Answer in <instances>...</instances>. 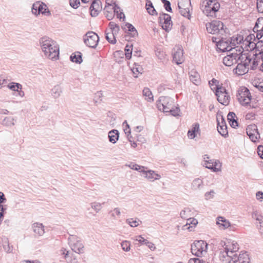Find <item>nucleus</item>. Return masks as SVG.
Listing matches in <instances>:
<instances>
[{
	"instance_id": "f257e3e1",
	"label": "nucleus",
	"mask_w": 263,
	"mask_h": 263,
	"mask_svg": "<svg viewBox=\"0 0 263 263\" xmlns=\"http://www.w3.org/2000/svg\"><path fill=\"white\" fill-rule=\"evenodd\" d=\"M219 258L223 263H231L236 259V252L239 249L237 242L232 240H221L218 245Z\"/></svg>"
},
{
	"instance_id": "f03ea898",
	"label": "nucleus",
	"mask_w": 263,
	"mask_h": 263,
	"mask_svg": "<svg viewBox=\"0 0 263 263\" xmlns=\"http://www.w3.org/2000/svg\"><path fill=\"white\" fill-rule=\"evenodd\" d=\"M40 45L45 56L52 60L59 58V47L57 43L48 36H44L40 40Z\"/></svg>"
},
{
	"instance_id": "7ed1b4c3",
	"label": "nucleus",
	"mask_w": 263,
	"mask_h": 263,
	"mask_svg": "<svg viewBox=\"0 0 263 263\" xmlns=\"http://www.w3.org/2000/svg\"><path fill=\"white\" fill-rule=\"evenodd\" d=\"M157 106L159 110L170 113L174 117L179 116L180 109L175 106L174 100L169 97L161 96L157 101Z\"/></svg>"
},
{
	"instance_id": "20e7f679",
	"label": "nucleus",
	"mask_w": 263,
	"mask_h": 263,
	"mask_svg": "<svg viewBox=\"0 0 263 263\" xmlns=\"http://www.w3.org/2000/svg\"><path fill=\"white\" fill-rule=\"evenodd\" d=\"M254 58L251 54H241V58L239 60L240 63L238 64L235 69V72L238 75L241 76L247 73L249 69L254 70L252 68Z\"/></svg>"
},
{
	"instance_id": "39448f33",
	"label": "nucleus",
	"mask_w": 263,
	"mask_h": 263,
	"mask_svg": "<svg viewBox=\"0 0 263 263\" xmlns=\"http://www.w3.org/2000/svg\"><path fill=\"white\" fill-rule=\"evenodd\" d=\"M255 40V35L254 34H250L248 35L245 39L242 37V41L241 42L239 46H237L236 49V51L240 55L241 54H249V53H243L245 51H249L253 50V52L255 51L256 47H258L256 44L254 42ZM251 54V53H250Z\"/></svg>"
},
{
	"instance_id": "423d86ee",
	"label": "nucleus",
	"mask_w": 263,
	"mask_h": 263,
	"mask_svg": "<svg viewBox=\"0 0 263 263\" xmlns=\"http://www.w3.org/2000/svg\"><path fill=\"white\" fill-rule=\"evenodd\" d=\"M236 97L241 105L249 108L252 107L251 105L252 96L247 88L245 87H240L237 90Z\"/></svg>"
},
{
	"instance_id": "0eeeda50",
	"label": "nucleus",
	"mask_w": 263,
	"mask_h": 263,
	"mask_svg": "<svg viewBox=\"0 0 263 263\" xmlns=\"http://www.w3.org/2000/svg\"><path fill=\"white\" fill-rule=\"evenodd\" d=\"M202 7V11L206 15L215 17V13L220 8V4L216 0H205L203 2Z\"/></svg>"
},
{
	"instance_id": "6e6552de",
	"label": "nucleus",
	"mask_w": 263,
	"mask_h": 263,
	"mask_svg": "<svg viewBox=\"0 0 263 263\" xmlns=\"http://www.w3.org/2000/svg\"><path fill=\"white\" fill-rule=\"evenodd\" d=\"M69 245L73 251L82 254L84 252V245L81 239L74 235H70L68 237Z\"/></svg>"
},
{
	"instance_id": "1a4fd4ad",
	"label": "nucleus",
	"mask_w": 263,
	"mask_h": 263,
	"mask_svg": "<svg viewBox=\"0 0 263 263\" xmlns=\"http://www.w3.org/2000/svg\"><path fill=\"white\" fill-rule=\"evenodd\" d=\"M208 243L202 240H196L191 246V251L193 254L200 257L207 252Z\"/></svg>"
},
{
	"instance_id": "9d476101",
	"label": "nucleus",
	"mask_w": 263,
	"mask_h": 263,
	"mask_svg": "<svg viewBox=\"0 0 263 263\" xmlns=\"http://www.w3.org/2000/svg\"><path fill=\"white\" fill-rule=\"evenodd\" d=\"M215 95L217 97V101L223 105H228L230 103V96L229 95L226 88L217 85L215 86ZM213 89H215V87Z\"/></svg>"
},
{
	"instance_id": "9b49d317",
	"label": "nucleus",
	"mask_w": 263,
	"mask_h": 263,
	"mask_svg": "<svg viewBox=\"0 0 263 263\" xmlns=\"http://www.w3.org/2000/svg\"><path fill=\"white\" fill-rule=\"evenodd\" d=\"M203 165L208 169L211 170L214 172H220L221 170V163L218 160L210 159L208 155L203 156Z\"/></svg>"
},
{
	"instance_id": "f8f14e48",
	"label": "nucleus",
	"mask_w": 263,
	"mask_h": 263,
	"mask_svg": "<svg viewBox=\"0 0 263 263\" xmlns=\"http://www.w3.org/2000/svg\"><path fill=\"white\" fill-rule=\"evenodd\" d=\"M32 12L35 15H38L40 13L46 16H50L51 15L47 6L44 3L37 1L34 3L32 7Z\"/></svg>"
},
{
	"instance_id": "ddd939ff",
	"label": "nucleus",
	"mask_w": 263,
	"mask_h": 263,
	"mask_svg": "<svg viewBox=\"0 0 263 263\" xmlns=\"http://www.w3.org/2000/svg\"><path fill=\"white\" fill-rule=\"evenodd\" d=\"M85 44L92 48H95L99 42V37L98 35L93 32H88L83 37Z\"/></svg>"
},
{
	"instance_id": "4468645a",
	"label": "nucleus",
	"mask_w": 263,
	"mask_h": 263,
	"mask_svg": "<svg viewBox=\"0 0 263 263\" xmlns=\"http://www.w3.org/2000/svg\"><path fill=\"white\" fill-rule=\"evenodd\" d=\"M208 32L211 34L220 33L223 31V24L220 21H213L206 24Z\"/></svg>"
},
{
	"instance_id": "2eb2a0df",
	"label": "nucleus",
	"mask_w": 263,
	"mask_h": 263,
	"mask_svg": "<svg viewBox=\"0 0 263 263\" xmlns=\"http://www.w3.org/2000/svg\"><path fill=\"white\" fill-rule=\"evenodd\" d=\"M173 61L177 65L182 63L184 61L183 50L181 46H175L172 51Z\"/></svg>"
},
{
	"instance_id": "dca6fc26",
	"label": "nucleus",
	"mask_w": 263,
	"mask_h": 263,
	"mask_svg": "<svg viewBox=\"0 0 263 263\" xmlns=\"http://www.w3.org/2000/svg\"><path fill=\"white\" fill-rule=\"evenodd\" d=\"M241 55L236 51H232V52L223 58V63L227 66H231L237 63Z\"/></svg>"
},
{
	"instance_id": "f3484780",
	"label": "nucleus",
	"mask_w": 263,
	"mask_h": 263,
	"mask_svg": "<svg viewBox=\"0 0 263 263\" xmlns=\"http://www.w3.org/2000/svg\"><path fill=\"white\" fill-rule=\"evenodd\" d=\"M246 133L253 142L255 143L259 141L260 134L256 125L251 124L248 125L246 128Z\"/></svg>"
},
{
	"instance_id": "a211bd4d",
	"label": "nucleus",
	"mask_w": 263,
	"mask_h": 263,
	"mask_svg": "<svg viewBox=\"0 0 263 263\" xmlns=\"http://www.w3.org/2000/svg\"><path fill=\"white\" fill-rule=\"evenodd\" d=\"M159 23L161 24L162 28L168 31L172 28V22L171 16L166 13L161 14L159 17Z\"/></svg>"
},
{
	"instance_id": "6ab92c4d",
	"label": "nucleus",
	"mask_w": 263,
	"mask_h": 263,
	"mask_svg": "<svg viewBox=\"0 0 263 263\" xmlns=\"http://www.w3.org/2000/svg\"><path fill=\"white\" fill-rule=\"evenodd\" d=\"M217 130L223 137H227L228 136L227 126L222 116L217 117Z\"/></svg>"
},
{
	"instance_id": "aec40b11",
	"label": "nucleus",
	"mask_w": 263,
	"mask_h": 263,
	"mask_svg": "<svg viewBox=\"0 0 263 263\" xmlns=\"http://www.w3.org/2000/svg\"><path fill=\"white\" fill-rule=\"evenodd\" d=\"M252 55L254 58L252 67V68H256L258 64L261 63V59H263V48L259 50L258 47H256Z\"/></svg>"
},
{
	"instance_id": "412c9836",
	"label": "nucleus",
	"mask_w": 263,
	"mask_h": 263,
	"mask_svg": "<svg viewBox=\"0 0 263 263\" xmlns=\"http://www.w3.org/2000/svg\"><path fill=\"white\" fill-rule=\"evenodd\" d=\"M147 168L144 167L143 171L142 173L144 177L151 181L159 180L161 178V176L153 170H147Z\"/></svg>"
},
{
	"instance_id": "4be33fe9",
	"label": "nucleus",
	"mask_w": 263,
	"mask_h": 263,
	"mask_svg": "<svg viewBox=\"0 0 263 263\" xmlns=\"http://www.w3.org/2000/svg\"><path fill=\"white\" fill-rule=\"evenodd\" d=\"M200 125L198 123H194L187 133V137L190 139H194L197 135H200Z\"/></svg>"
},
{
	"instance_id": "5701e85b",
	"label": "nucleus",
	"mask_w": 263,
	"mask_h": 263,
	"mask_svg": "<svg viewBox=\"0 0 263 263\" xmlns=\"http://www.w3.org/2000/svg\"><path fill=\"white\" fill-rule=\"evenodd\" d=\"M100 0H93L90 7V14L92 16H96L102 10Z\"/></svg>"
},
{
	"instance_id": "b1692460",
	"label": "nucleus",
	"mask_w": 263,
	"mask_h": 263,
	"mask_svg": "<svg viewBox=\"0 0 263 263\" xmlns=\"http://www.w3.org/2000/svg\"><path fill=\"white\" fill-rule=\"evenodd\" d=\"M32 229L35 234L38 236H42L45 232V227L40 222H35L32 225Z\"/></svg>"
},
{
	"instance_id": "393cba45",
	"label": "nucleus",
	"mask_w": 263,
	"mask_h": 263,
	"mask_svg": "<svg viewBox=\"0 0 263 263\" xmlns=\"http://www.w3.org/2000/svg\"><path fill=\"white\" fill-rule=\"evenodd\" d=\"M243 36L241 35H236L233 36L231 38L230 42V44L232 46V51H236V49H238L237 48V46H239L241 42L242 41Z\"/></svg>"
},
{
	"instance_id": "a878e982",
	"label": "nucleus",
	"mask_w": 263,
	"mask_h": 263,
	"mask_svg": "<svg viewBox=\"0 0 263 263\" xmlns=\"http://www.w3.org/2000/svg\"><path fill=\"white\" fill-rule=\"evenodd\" d=\"M197 224V220L195 218H191L190 217L187 219H186V223L185 224H184L182 226V229L183 230H187L189 231H192Z\"/></svg>"
},
{
	"instance_id": "bb28decb",
	"label": "nucleus",
	"mask_w": 263,
	"mask_h": 263,
	"mask_svg": "<svg viewBox=\"0 0 263 263\" xmlns=\"http://www.w3.org/2000/svg\"><path fill=\"white\" fill-rule=\"evenodd\" d=\"M61 253L64 255V258L68 263H77L78 260L75 255L73 254H70L69 251L65 249L62 248L61 250Z\"/></svg>"
},
{
	"instance_id": "cd10ccee",
	"label": "nucleus",
	"mask_w": 263,
	"mask_h": 263,
	"mask_svg": "<svg viewBox=\"0 0 263 263\" xmlns=\"http://www.w3.org/2000/svg\"><path fill=\"white\" fill-rule=\"evenodd\" d=\"M203 181L201 178L194 179L191 183V189L193 191L200 190L203 188Z\"/></svg>"
},
{
	"instance_id": "c85d7f7f",
	"label": "nucleus",
	"mask_w": 263,
	"mask_h": 263,
	"mask_svg": "<svg viewBox=\"0 0 263 263\" xmlns=\"http://www.w3.org/2000/svg\"><path fill=\"white\" fill-rule=\"evenodd\" d=\"M217 46L220 50L223 52L232 51V46L230 45L229 41H220L217 43Z\"/></svg>"
},
{
	"instance_id": "c756f323",
	"label": "nucleus",
	"mask_w": 263,
	"mask_h": 263,
	"mask_svg": "<svg viewBox=\"0 0 263 263\" xmlns=\"http://www.w3.org/2000/svg\"><path fill=\"white\" fill-rule=\"evenodd\" d=\"M108 137L110 143L112 144L116 143L119 138V131L117 129L110 130L108 133Z\"/></svg>"
},
{
	"instance_id": "7c9ffc66",
	"label": "nucleus",
	"mask_w": 263,
	"mask_h": 263,
	"mask_svg": "<svg viewBox=\"0 0 263 263\" xmlns=\"http://www.w3.org/2000/svg\"><path fill=\"white\" fill-rule=\"evenodd\" d=\"M252 217L255 220V224L256 227L259 224H263V216L257 210H254L252 213Z\"/></svg>"
},
{
	"instance_id": "2f4dec72",
	"label": "nucleus",
	"mask_w": 263,
	"mask_h": 263,
	"mask_svg": "<svg viewBox=\"0 0 263 263\" xmlns=\"http://www.w3.org/2000/svg\"><path fill=\"white\" fill-rule=\"evenodd\" d=\"M190 79L192 82L196 85L200 84V78L199 73L194 70L189 72Z\"/></svg>"
},
{
	"instance_id": "473e14b6",
	"label": "nucleus",
	"mask_w": 263,
	"mask_h": 263,
	"mask_svg": "<svg viewBox=\"0 0 263 263\" xmlns=\"http://www.w3.org/2000/svg\"><path fill=\"white\" fill-rule=\"evenodd\" d=\"M217 224L219 225L220 228L223 230L226 229L231 226L230 221L222 217H219L217 218Z\"/></svg>"
},
{
	"instance_id": "72a5a7b5",
	"label": "nucleus",
	"mask_w": 263,
	"mask_h": 263,
	"mask_svg": "<svg viewBox=\"0 0 263 263\" xmlns=\"http://www.w3.org/2000/svg\"><path fill=\"white\" fill-rule=\"evenodd\" d=\"M118 33H114V32L108 30L105 31V38L106 40L112 44H115L116 43V35Z\"/></svg>"
},
{
	"instance_id": "f704fd0d",
	"label": "nucleus",
	"mask_w": 263,
	"mask_h": 263,
	"mask_svg": "<svg viewBox=\"0 0 263 263\" xmlns=\"http://www.w3.org/2000/svg\"><path fill=\"white\" fill-rule=\"evenodd\" d=\"M62 89L60 85H55L51 90V94L54 99L59 98L62 93Z\"/></svg>"
},
{
	"instance_id": "c9c22d12",
	"label": "nucleus",
	"mask_w": 263,
	"mask_h": 263,
	"mask_svg": "<svg viewBox=\"0 0 263 263\" xmlns=\"http://www.w3.org/2000/svg\"><path fill=\"white\" fill-rule=\"evenodd\" d=\"M16 119L13 117L9 116L5 117L2 121V124L6 126H12L15 125Z\"/></svg>"
},
{
	"instance_id": "e433bc0d",
	"label": "nucleus",
	"mask_w": 263,
	"mask_h": 263,
	"mask_svg": "<svg viewBox=\"0 0 263 263\" xmlns=\"http://www.w3.org/2000/svg\"><path fill=\"white\" fill-rule=\"evenodd\" d=\"M143 95L147 101L152 102L154 101L153 95L148 88H144L143 90Z\"/></svg>"
},
{
	"instance_id": "4c0bfd02",
	"label": "nucleus",
	"mask_w": 263,
	"mask_h": 263,
	"mask_svg": "<svg viewBox=\"0 0 263 263\" xmlns=\"http://www.w3.org/2000/svg\"><path fill=\"white\" fill-rule=\"evenodd\" d=\"M70 60L76 63L80 64L82 62V54L80 52L72 53L70 57Z\"/></svg>"
},
{
	"instance_id": "58836bf2",
	"label": "nucleus",
	"mask_w": 263,
	"mask_h": 263,
	"mask_svg": "<svg viewBox=\"0 0 263 263\" xmlns=\"http://www.w3.org/2000/svg\"><path fill=\"white\" fill-rule=\"evenodd\" d=\"M263 28V17H259L255 24V26L253 28V31L257 34L258 33L259 31L261 30Z\"/></svg>"
},
{
	"instance_id": "ea45409f",
	"label": "nucleus",
	"mask_w": 263,
	"mask_h": 263,
	"mask_svg": "<svg viewBox=\"0 0 263 263\" xmlns=\"http://www.w3.org/2000/svg\"><path fill=\"white\" fill-rule=\"evenodd\" d=\"M126 223L131 227L135 228L142 223V221L138 218H128L126 220Z\"/></svg>"
},
{
	"instance_id": "a19ab883",
	"label": "nucleus",
	"mask_w": 263,
	"mask_h": 263,
	"mask_svg": "<svg viewBox=\"0 0 263 263\" xmlns=\"http://www.w3.org/2000/svg\"><path fill=\"white\" fill-rule=\"evenodd\" d=\"M7 87L13 91H18V89H22V85L16 82H11L8 85Z\"/></svg>"
},
{
	"instance_id": "79ce46f5",
	"label": "nucleus",
	"mask_w": 263,
	"mask_h": 263,
	"mask_svg": "<svg viewBox=\"0 0 263 263\" xmlns=\"http://www.w3.org/2000/svg\"><path fill=\"white\" fill-rule=\"evenodd\" d=\"M146 8L148 12V13L151 15H155L156 14V11L154 9L152 3L149 1L147 0L146 3Z\"/></svg>"
},
{
	"instance_id": "37998d69",
	"label": "nucleus",
	"mask_w": 263,
	"mask_h": 263,
	"mask_svg": "<svg viewBox=\"0 0 263 263\" xmlns=\"http://www.w3.org/2000/svg\"><path fill=\"white\" fill-rule=\"evenodd\" d=\"M191 6L190 0H180L178 3L179 9L188 8L190 9Z\"/></svg>"
},
{
	"instance_id": "c03bdc74",
	"label": "nucleus",
	"mask_w": 263,
	"mask_h": 263,
	"mask_svg": "<svg viewBox=\"0 0 263 263\" xmlns=\"http://www.w3.org/2000/svg\"><path fill=\"white\" fill-rule=\"evenodd\" d=\"M113 8L114 7L108 8V7L105 6L104 8V14L108 20H111L114 17V11H112V10H114Z\"/></svg>"
},
{
	"instance_id": "a18cd8bd",
	"label": "nucleus",
	"mask_w": 263,
	"mask_h": 263,
	"mask_svg": "<svg viewBox=\"0 0 263 263\" xmlns=\"http://www.w3.org/2000/svg\"><path fill=\"white\" fill-rule=\"evenodd\" d=\"M123 130L125 133V134L126 135V137L127 139L132 138V137L130 135L131 132L129 125L128 124L126 121H124L123 123Z\"/></svg>"
},
{
	"instance_id": "49530a36",
	"label": "nucleus",
	"mask_w": 263,
	"mask_h": 263,
	"mask_svg": "<svg viewBox=\"0 0 263 263\" xmlns=\"http://www.w3.org/2000/svg\"><path fill=\"white\" fill-rule=\"evenodd\" d=\"M180 216L183 219H187L191 216V210L189 208L184 209L180 212Z\"/></svg>"
},
{
	"instance_id": "de8ad7c7",
	"label": "nucleus",
	"mask_w": 263,
	"mask_h": 263,
	"mask_svg": "<svg viewBox=\"0 0 263 263\" xmlns=\"http://www.w3.org/2000/svg\"><path fill=\"white\" fill-rule=\"evenodd\" d=\"M126 26L127 27L128 31L130 32L129 34L132 37H134L138 35L137 30L132 24L127 23L126 24Z\"/></svg>"
},
{
	"instance_id": "09e8293b",
	"label": "nucleus",
	"mask_w": 263,
	"mask_h": 263,
	"mask_svg": "<svg viewBox=\"0 0 263 263\" xmlns=\"http://www.w3.org/2000/svg\"><path fill=\"white\" fill-rule=\"evenodd\" d=\"M109 29L106 30H108L110 31L114 32V33H118L120 28L118 25H117L115 23L113 22H111L109 23Z\"/></svg>"
},
{
	"instance_id": "8fccbe9b",
	"label": "nucleus",
	"mask_w": 263,
	"mask_h": 263,
	"mask_svg": "<svg viewBox=\"0 0 263 263\" xmlns=\"http://www.w3.org/2000/svg\"><path fill=\"white\" fill-rule=\"evenodd\" d=\"M104 204L98 202H92L90 203L91 208L96 212L98 213L102 208V204Z\"/></svg>"
},
{
	"instance_id": "3c124183",
	"label": "nucleus",
	"mask_w": 263,
	"mask_h": 263,
	"mask_svg": "<svg viewBox=\"0 0 263 263\" xmlns=\"http://www.w3.org/2000/svg\"><path fill=\"white\" fill-rule=\"evenodd\" d=\"M155 53L156 56L161 62H164L166 59V54L163 51L157 49Z\"/></svg>"
},
{
	"instance_id": "603ef678",
	"label": "nucleus",
	"mask_w": 263,
	"mask_h": 263,
	"mask_svg": "<svg viewBox=\"0 0 263 263\" xmlns=\"http://www.w3.org/2000/svg\"><path fill=\"white\" fill-rule=\"evenodd\" d=\"M114 12L116 13L117 17L120 20L122 18L125 19V15L123 12L120 11V9L118 6H115L114 8Z\"/></svg>"
},
{
	"instance_id": "864d4df0",
	"label": "nucleus",
	"mask_w": 263,
	"mask_h": 263,
	"mask_svg": "<svg viewBox=\"0 0 263 263\" xmlns=\"http://www.w3.org/2000/svg\"><path fill=\"white\" fill-rule=\"evenodd\" d=\"M126 166H127L132 170L138 171L140 173H142V172L143 171V170L144 167L133 163H131L128 165H126Z\"/></svg>"
},
{
	"instance_id": "5fc2aeb1",
	"label": "nucleus",
	"mask_w": 263,
	"mask_h": 263,
	"mask_svg": "<svg viewBox=\"0 0 263 263\" xmlns=\"http://www.w3.org/2000/svg\"><path fill=\"white\" fill-rule=\"evenodd\" d=\"M121 246L123 251L128 252L130 250V242L127 240H123L121 243Z\"/></svg>"
},
{
	"instance_id": "6e6d98bb",
	"label": "nucleus",
	"mask_w": 263,
	"mask_h": 263,
	"mask_svg": "<svg viewBox=\"0 0 263 263\" xmlns=\"http://www.w3.org/2000/svg\"><path fill=\"white\" fill-rule=\"evenodd\" d=\"M133 239L135 241H138L139 246L145 245L146 242L147 241V240L144 238L141 235L135 236L134 238H133Z\"/></svg>"
},
{
	"instance_id": "4d7b16f0",
	"label": "nucleus",
	"mask_w": 263,
	"mask_h": 263,
	"mask_svg": "<svg viewBox=\"0 0 263 263\" xmlns=\"http://www.w3.org/2000/svg\"><path fill=\"white\" fill-rule=\"evenodd\" d=\"M216 193L214 190H210L209 192L205 193L204 197L206 200H210L215 197Z\"/></svg>"
},
{
	"instance_id": "13d9d810",
	"label": "nucleus",
	"mask_w": 263,
	"mask_h": 263,
	"mask_svg": "<svg viewBox=\"0 0 263 263\" xmlns=\"http://www.w3.org/2000/svg\"><path fill=\"white\" fill-rule=\"evenodd\" d=\"M132 49V45H126L125 48V55L126 59H130L131 58Z\"/></svg>"
},
{
	"instance_id": "bf43d9fd",
	"label": "nucleus",
	"mask_w": 263,
	"mask_h": 263,
	"mask_svg": "<svg viewBox=\"0 0 263 263\" xmlns=\"http://www.w3.org/2000/svg\"><path fill=\"white\" fill-rule=\"evenodd\" d=\"M179 9V12L184 17H187V18L190 19V17L191 16L190 13V9L188 8H182V9Z\"/></svg>"
},
{
	"instance_id": "052dcab7",
	"label": "nucleus",
	"mask_w": 263,
	"mask_h": 263,
	"mask_svg": "<svg viewBox=\"0 0 263 263\" xmlns=\"http://www.w3.org/2000/svg\"><path fill=\"white\" fill-rule=\"evenodd\" d=\"M111 217L116 218V217H119L121 215L120 210L118 208H114L111 212Z\"/></svg>"
},
{
	"instance_id": "680f3d73",
	"label": "nucleus",
	"mask_w": 263,
	"mask_h": 263,
	"mask_svg": "<svg viewBox=\"0 0 263 263\" xmlns=\"http://www.w3.org/2000/svg\"><path fill=\"white\" fill-rule=\"evenodd\" d=\"M69 3L70 6L73 9H77L80 5L79 0H69Z\"/></svg>"
},
{
	"instance_id": "e2e57ef3",
	"label": "nucleus",
	"mask_w": 263,
	"mask_h": 263,
	"mask_svg": "<svg viewBox=\"0 0 263 263\" xmlns=\"http://www.w3.org/2000/svg\"><path fill=\"white\" fill-rule=\"evenodd\" d=\"M162 2L164 4V7L165 10L168 12L172 11V8L171 7V3L168 1L167 0H161Z\"/></svg>"
},
{
	"instance_id": "0e129e2a",
	"label": "nucleus",
	"mask_w": 263,
	"mask_h": 263,
	"mask_svg": "<svg viewBox=\"0 0 263 263\" xmlns=\"http://www.w3.org/2000/svg\"><path fill=\"white\" fill-rule=\"evenodd\" d=\"M256 5L258 12L263 13V0H257Z\"/></svg>"
},
{
	"instance_id": "69168bd1",
	"label": "nucleus",
	"mask_w": 263,
	"mask_h": 263,
	"mask_svg": "<svg viewBox=\"0 0 263 263\" xmlns=\"http://www.w3.org/2000/svg\"><path fill=\"white\" fill-rule=\"evenodd\" d=\"M188 263H206L205 261L200 260L199 258H191L189 259Z\"/></svg>"
},
{
	"instance_id": "338daca9",
	"label": "nucleus",
	"mask_w": 263,
	"mask_h": 263,
	"mask_svg": "<svg viewBox=\"0 0 263 263\" xmlns=\"http://www.w3.org/2000/svg\"><path fill=\"white\" fill-rule=\"evenodd\" d=\"M229 122L231 126L233 128H236V127L238 126V122L237 120L235 119V118H234L231 120H229Z\"/></svg>"
},
{
	"instance_id": "774afa93",
	"label": "nucleus",
	"mask_w": 263,
	"mask_h": 263,
	"mask_svg": "<svg viewBox=\"0 0 263 263\" xmlns=\"http://www.w3.org/2000/svg\"><path fill=\"white\" fill-rule=\"evenodd\" d=\"M256 199L260 201H263V192L261 191H258L256 193Z\"/></svg>"
}]
</instances>
